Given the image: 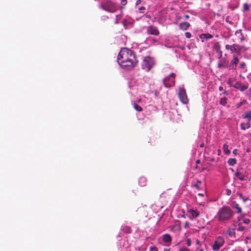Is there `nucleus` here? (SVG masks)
<instances>
[{
	"instance_id": "obj_13",
	"label": "nucleus",
	"mask_w": 251,
	"mask_h": 251,
	"mask_svg": "<svg viewBox=\"0 0 251 251\" xmlns=\"http://www.w3.org/2000/svg\"><path fill=\"white\" fill-rule=\"evenodd\" d=\"M188 213L190 219H194L197 218L199 215L200 212L196 209H191L188 211Z\"/></svg>"
},
{
	"instance_id": "obj_21",
	"label": "nucleus",
	"mask_w": 251,
	"mask_h": 251,
	"mask_svg": "<svg viewBox=\"0 0 251 251\" xmlns=\"http://www.w3.org/2000/svg\"><path fill=\"white\" fill-rule=\"evenodd\" d=\"M214 49L217 52L220 53V56H219V58H221L222 56V51L220 49V46L219 43H216L214 45Z\"/></svg>"
},
{
	"instance_id": "obj_5",
	"label": "nucleus",
	"mask_w": 251,
	"mask_h": 251,
	"mask_svg": "<svg viewBox=\"0 0 251 251\" xmlns=\"http://www.w3.org/2000/svg\"><path fill=\"white\" fill-rule=\"evenodd\" d=\"M176 74L174 73H171L168 76L165 77L163 80L164 86L166 88H170L175 84Z\"/></svg>"
},
{
	"instance_id": "obj_7",
	"label": "nucleus",
	"mask_w": 251,
	"mask_h": 251,
	"mask_svg": "<svg viewBox=\"0 0 251 251\" xmlns=\"http://www.w3.org/2000/svg\"><path fill=\"white\" fill-rule=\"evenodd\" d=\"M225 243L224 238L221 236H218L214 241L212 245V249L214 251H218L222 247Z\"/></svg>"
},
{
	"instance_id": "obj_29",
	"label": "nucleus",
	"mask_w": 251,
	"mask_h": 251,
	"mask_svg": "<svg viewBox=\"0 0 251 251\" xmlns=\"http://www.w3.org/2000/svg\"><path fill=\"white\" fill-rule=\"evenodd\" d=\"M229 166H233L237 163V160L235 158H229L227 161Z\"/></svg>"
},
{
	"instance_id": "obj_17",
	"label": "nucleus",
	"mask_w": 251,
	"mask_h": 251,
	"mask_svg": "<svg viewBox=\"0 0 251 251\" xmlns=\"http://www.w3.org/2000/svg\"><path fill=\"white\" fill-rule=\"evenodd\" d=\"M200 37L202 40V41H203L204 40H207L212 39L213 36L212 34L209 33H203L200 35Z\"/></svg>"
},
{
	"instance_id": "obj_50",
	"label": "nucleus",
	"mask_w": 251,
	"mask_h": 251,
	"mask_svg": "<svg viewBox=\"0 0 251 251\" xmlns=\"http://www.w3.org/2000/svg\"><path fill=\"white\" fill-rule=\"evenodd\" d=\"M219 91H222L223 90V88L222 86H220L219 88Z\"/></svg>"
},
{
	"instance_id": "obj_35",
	"label": "nucleus",
	"mask_w": 251,
	"mask_h": 251,
	"mask_svg": "<svg viewBox=\"0 0 251 251\" xmlns=\"http://www.w3.org/2000/svg\"><path fill=\"white\" fill-rule=\"evenodd\" d=\"M250 10V6L249 5L245 3L243 4V11H248Z\"/></svg>"
},
{
	"instance_id": "obj_39",
	"label": "nucleus",
	"mask_w": 251,
	"mask_h": 251,
	"mask_svg": "<svg viewBox=\"0 0 251 251\" xmlns=\"http://www.w3.org/2000/svg\"><path fill=\"white\" fill-rule=\"evenodd\" d=\"M121 4L122 6H125L127 4V0H120Z\"/></svg>"
},
{
	"instance_id": "obj_58",
	"label": "nucleus",
	"mask_w": 251,
	"mask_h": 251,
	"mask_svg": "<svg viewBox=\"0 0 251 251\" xmlns=\"http://www.w3.org/2000/svg\"><path fill=\"white\" fill-rule=\"evenodd\" d=\"M140 101H141V99H139V100H138V102H140Z\"/></svg>"
},
{
	"instance_id": "obj_11",
	"label": "nucleus",
	"mask_w": 251,
	"mask_h": 251,
	"mask_svg": "<svg viewBox=\"0 0 251 251\" xmlns=\"http://www.w3.org/2000/svg\"><path fill=\"white\" fill-rule=\"evenodd\" d=\"M239 62V58L234 54L233 55V58L230 61V64H229V69H233V70H236L237 69V65Z\"/></svg>"
},
{
	"instance_id": "obj_46",
	"label": "nucleus",
	"mask_w": 251,
	"mask_h": 251,
	"mask_svg": "<svg viewBox=\"0 0 251 251\" xmlns=\"http://www.w3.org/2000/svg\"><path fill=\"white\" fill-rule=\"evenodd\" d=\"M237 152H238V150H237V149H234V150L233 151V153L235 155H237Z\"/></svg>"
},
{
	"instance_id": "obj_8",
	"label": "nucleus",
	"mask_w": 251,
	"mask_h": 251,
	"mask_svg": "<svg viewBox=\"0 0 251 251\" xmlns=\"http://www.w3.org/2000/svg\"><path fill=\"white\" fill-rule=\"evenodd\" d=\"M230 87H233L236 89L243 92L248 88V84H242L241 82L237 81L233 85H232L229 82H228Z\"/></svg>"
},
{
	"instance_id": "obj_61",
	"label": "nucleus",
	"mask_w": 251,
	"mask_h": 251,
	"mask_svg": "<svg viewBox=\"0 0 251 251\" xmlns=\"http://www.w3.org/2000/svg\"><path fill=\"white\" fill-rule=\"evenodd\" d=\"M199 195L202 196V194H199Z\"/></svg>"
},
{
	"instance_id": "obj_26",
	"label": "nucleus",
	"mask_w": 251,
	"mask_h": 251,
	"mask_svg": "<svg viewBox=\"0 0 251 251\" xmlns=\"http://www.w3.org/2000/svg\"><path fill=\"white\" fill-rule=\"evenodd\" d=\"M236 53L238 54L240 53V52L243 50H246V48L245 46H241V45H238L237 44H236Z\"/></svg>"
},
{
	"instance_id": "obj_20",
	"label": "nucleus",
	"mask_w": 251,
	"mask_h": 251,
	"mask_svg": "<svg viewBox=\"0 0 251 251\" xmlns=\"http://www.w3.org/2000/svg\"><path fill=\"white\" fill-rule=\"evenodd\" d=\"M122 24L124 27L126 28L128 26L133 24V22L129 19H126L122 21Z\"/></svg>"
},
{
	"instance_id": "obj_19",
	"label": "nucleus",
	"mask_w": 251,
	"mask_h": 251,
	"mask_svg": "<svg viewBox=\"0 0 251 251\" xmlns=\"http://www.w3.org/2000/svg\"><path fill=\"white\" fill-rule=\"evenodd\" d=\"M121 230L126 233H130L131 228L129 226L124 225L121 226Z\"/></svg>"
},
{
	"instance_id": "obj_60",
	"label": "nucleus",
	"mask_w": 251,
	"mask_h": 251,
	"mask_svg": "<svg viewBox=\"0 0 251 251\" xmlns=\"http://www.w3.org/2000/svg\"><path fill=\"white\" fill-rule=\"evenodd\" d=\"M231 171H232V172H233V171H234L233 169H231Z\"/></svg>"
},
{
	"instance_id": "obj_28",
	"label": "nucleus",
	"mask_w": 251,
	"mask_h": 251,
	"mask_svg": "<svg viewBox=\"0 0 251 251\" xmlns=\"http://www.w3.org/2000/svg\"><path fill=\"white\" fill-rule=\"evenodd\" d=\"M223 149L226 154L229 155L230 153V151L228 150V145L226 143L224 144Z\"/></svg>"
},
{
	"instance_id": "obj_16",
	"label": "nucleus",
	"mask_w": 251,
	"mask_h": 251,
	"mask_svg": "<svg viewBox=\"0 0 251 251\" xmlns=\"http://www.w3.org/2000/svg\"><path fill=\"white\" fill-rule=\"evenodd\" d=\"M162 240L165 243H170L172 242V238L169 234H165L162 235Z\"/></svg>"
},
{
	"instance_id": "obj_3",
	"label": "nucleus",
	"mask_w": 251,
	"mask_h": 251,
	"mask_svg": "<svg viewBox=\"0 0 251 251\" xmlns=\"http://www.w3.org/2000/svg\"><path fill=\"white\" fill-rule=\"evenodd\" d=\"M155 65L154 58L148 56L144 57L141 64V68L146 72H149Z\"/></svg>"
},
{
	"instance_id": "obj_62",
	"label": "nucleus",
	"mask_w": 251,
	"mask_h": 251,
	"mask_svg": "<svg viewBox=\"0 0 251 251\" xmlns=\"http://www.w3.org/2000/svg\"><path fill=\"white\" fill-rule=\"evenodd\" d=\"M199 195L202 196V194H199Z\"/></svg>"
},
{
	"instance_id": "obj_44",
	"label": "nucleus",
	"mask_w": 251,
	"mask_h": 251,
	"mask_svg": "<svg viewBox=\"0 0 251 251\" xmlns=\"http://www.w3.org/2000/svg\"><path fill=\"white\" fill-rule=\"evenodd\" d=\"M250 222V219H249L248 218L245 219L243 221V223L245 224H249Z\"/></svg>"
},
{
	"instance_id": "obj_33",
	"label": "nucleus",
	"mask_w": 251,
	"mask_h": 251,
	"mask_svg": "<svg viewBox=\"0 0 251 251\" xmlns=\"http://www.w3.org/2000/svg\"><path fill=\"white\" fill-rule=\"evenodd\" d=\"M201 183V180H197V183L194 185V187L198 190H200Z\"/></svg>"
},
{
	"instance_id": "obj_49",
	"label": "nucleus",
	"mask_w": 251,
	"mask_h": 251,
	"mask_svg": "<svg viewBox=\"0 0 251 251\" xmlns=\"http://www.w3.org/2000/svg\"><path fill=\"white\" fill-rule=\"evenodd\" d=\"M188 225H189V223L188 222H186L185 223L184 227L186 228L188 226Z\"/></svg>"
},
{
	"instance_id": "obj_42",
	"label": "nucleus",
	"mask_w": 251,
	"mask_h": 251,
	"mask_svg": "<svg viewBox=\"0 0 251 251\" xmlns=\"http://www.w3.org/2000/svg\"><path fill=\"white\" fill-rule=\"evenodd\" d=\"M186 244H187V245L188 246V247H190L191 246V240L190 238H188L186 240Z\"/></svg>"
},
{
	"instance_id": "obj_22",
	"label": "nucleus",
	"mask_w": 251,
	"mask_h": 251,
	"mask_svg": "<svg viewBox=\"0 0 251 251\" xmlns=\"http://www.w3.org/2000/svg\"><path fill=\"white\" fill-rule=\"evenodd\" d=\"M235 228L229 227L227 231V233L229 235L230 237H236L235 236Z\"/></svg>"
},
{
	"instance_id": "obj_41",
	"label": "nucleus",
	"mask_w": 251,
	"mask_h": 251,
	"mask_svg": "<svg viewBox=\"0 0 251 251\" xmlns=\"http://www.w3.org/2000/svg\"><path fill=\"white\" fill-rule=\"evenodd\" d=\"M179 251H190V250L186 247H183L179 250Z\"/></svg>"
},
{
	"instance_id": "obj_63",
	"label": "nucleus",
	"mask_w": 251,
	"mask_h": 251,
	"mask_svg": "<svg viewBox=\"0 0 251 251\" xmlns=\"http://www.w3.org/2000/svg\"><path fill=\"white\" fill-rule=\"evenodd\" d=\"M199 195L202 196V194H199Z\"/></svg>"
},
{
	"instance_id": "obj_30",
	"label": "nucleus",
	"mask_w": 251,
	"mask_h": 251,
	"mask_svg": "<svg viewBox=\"0 0 251 251\" xmlns=\"http://www.w3.org/2000/svg\"><path fill=\"white\" fill-rule=\"evenodd\" d=\"M227 99L225 97L221 98L220 99V104H221L223 106H225L227 103Z\"/></svg>"
},
{
	"instance_id": "obj_14",
	"label": "nucleus",
	"mask_w": 251,
	"mask_h": 251,
	"mask_svg": "<svg viewBox=\"0 0 251 251\" xmlns=\"http://www.w3.org/2000/svg\"><path fill=\"white\" fill-rule=\"evenodd\" d=\"M231 206L233 209L235 210V213L237 214L241 213L242 210L239 204L236 203V201H232L230 204Z\"/></svg>"
},
{
	"instance_id": "obj_6",
	"label": "nucleus",
	"mask_w": 251,
	"mask_h": 251,
	"mask_svg": "<svg viewBox=\"0 0 251 251\" xmlns=\"http://www.w3.org/2000/svg\"><path fill=\"white\" fill-rule=\"evenodd\" d=\"M178 95L180 101L183 103L187 104L188 103L189 100L187 98L186 91L183 88H179Z\"/></svg>"
},
{
	"instance_id": "obj_37",
	"label": "nucleus",
	"mask_w": 251,
	"mask_h": 251,
	"mask_svg": "<svg viewBox=\"0 0 251 251\" xmlns=\"http://www.w3.org/2000/svg\"><path fill=\"white\" fill-rule=\"evenodd\" d=\"M150 251H158V249L155 246H151L150 247Z\"/></svg>"
},
{
	"instance_id": "obj_47",
	"label": "nucleus",
	"mask_w": 251,
	"mask_h": 251,
	"mask_svg": "<svg viewBox=\"0 0 251 251\" xmlns=\"http://www.w3.org/2000/svg\"><path fill=\"white\" fill-rule=\"evenodd\" d=\"M118 17H119V16L118 15H116V20L115 21V24H117L118 23V20H119Z\"/></svg>"
},
{
	"instance_id": "obj_55",
	"label": "nucleus",
	"mask_w": 251,
	"mask_h": 251,
	"mask_svg": "<svg viewBox=\"0 0 251 251\" xmlns=\"http://www.w3.org/2000/svg\"><path fill=\"white\" fill-rule=\"evenodd\" d=\"M200 160H197V161H196V163H197V164H198V163H200Z\"/></svg>"
},
{
	"instance_id": "obj_36",
	"label": "nucleus",
	"mask_w": 251,
	"mask_h": 251,
	"mask_svg": "<svg viewBox=\"0 0 251 251\" xmlns=\"http://www.w3.org/2000/svg\"><path fill=\"white\" fill-rule=\"evenodd\" d=\"M238 195L240 199H242L244 202L247 201L249 200V198H244L242 193H239Z\"/></svg>"
},
{
	"instance_id": "obj_23",
	"label": "nucleus",
	"mask_w": 251,
	"mask_h": 251,
	"mask_svg": "<svg viewBox=\"0 0 251 251\" xmlns=\"http://www.w3.org/2000/svg\"><path fill=\"white\" fill-rule=\"evenodd\" d=\"M251 122L248 121L247 123H242L241 124V128L244 130L246 129H249L251 127Z\"/></svg>"
},
{
	"instance_id": "obj_53",
	"label": "nucleus",
	"mask_w": 251,
	"mask_h": 251,
	"mask_svg": "<svg viewBox=\"0 0 251 251\" xmlns=\"http://www.w3.org/2000/svg\"><path fill=\"white\" fill-rule=\"evenodd\" d=\"M185 18H186V19H188V18H189V15H186L185 16Z\"/></svg>"
},
{
	"instance_id": "obj_45",
	"label": "nucleus",
	"mask_w": 251,
	"mask_h": 251,
	"mask_svg": "<svg viewBox=\"0 0 251 251\" xmlns=\"http://www.w3.org/2000/svg\"><path fill=\"white\" fill-rule=\"evenodd\" d=\"M243 103V101H241L239 103H238L237 105H236V106L237 108H239L240 107Z\"/></svg>"
},
{
	"instance_id": "obj_38",
	"label": "nucleus",
	"mask_w": 251,
	"mask_h": 251,
	"mask_svg": "<svg viewBox=\"0 0 251 251\" xmlns=\"http://www.w3.org/2000/svg\"><path fill=\"white\" fill-rule=\"evenodd\" d=\"M145 9H146V8L144 6H142V7L139 8V10L140 12L141 13H144Z\"/></svg>"
},
{
	"instance_id": "obj_10",
	"label": "nucleus",
	"mask_w": 251,
	"mask_h": 251,
	"mask_svg": "<svg viewBox=\"0 0 251 251\" xmlns=\"http://www.w3.org/2000/svg\"><path fill=\"white\" fill-rule=\"evenodd\" d=\"M147 33L148 34L157 36L159 34L158 28L153 25H150L147 27Z\"/></svg>"
},
{
	"instance_id": "obj_56",
	"label": "nucleus",
	"mask_w": 251,
	"mask_h": 251,
	"mask_svg": "<svg viewBox=\"0 0 251 251\" xmlns=\"http://www.w3.org/2000/svg\"><path fill=\"white\" fill-rule=\"evenodd\" d=\"M248 251H251V249H249L248 250Z\"/></svg>"
},
{
	"instance_id": "obj_57",
	"label": "nucleus",
	"mask_w": 251,
	"mask_h": 251,
	"mask_svg": "<svg viewBox=\"0 0 251 251\" xmlns=\"http://www.w3.org/2000/svg\"><path fill=\"white\" fill-rule=\"evenodd\" d=\"M224 94H226V92L225 91L224 92Z\"/></svg>"
},
{
	"instance_id": "obj_31",
	"label": "nucleus",
	"mask_w": 251,
	"mask_h": 251,
	"mask_svg": "<svg viewBox=\"0 0 251 251\" xmlns=\"http://www.w3.org/2000/svg\"><path fill=\"white\" fill-rule=\"evenodd\" d=\"M133 106L134 108L137 111L141 112L143 110V108L135 102L133 103Z\"/></svg>"
},
{
	"instance_id": "obj_52",
	"label": "nucleus",
	"mask_w": 251,
	"mask_h": 251,
	"mask_svg": "<svg viewBox=\"0 0 251 251\" xmlns=\"http://www.w3.org/2000/svg\"><path fill=\"white\" fill-rule=\"evenodd\" d=\"M221 153V151L220 150H218V155H219Z\"/></svg>"
},
{
	"instance_id": "obj_15",
	"label": "nucleus",
	"mask_w": 251,
	"mask_h": 251,
	"mask_svg": "<svg viewBox=\"0 0 251 251\" xmlns=\"http://www.w3.org/2000/svg\"><path fill=\"white\" fill-rule=\"evenodd\" d=\"M236 44H233L232 45H226L225 48L226 50H229L231 53L236 52Z\"/></svg>"
},
{
	"instance_id": "obj_54",
	"label": "nucleus",
	"mask_w": 251,
	"mask_h": 251,
	"mask_svg": "<svg viewBox=\"0 0 251 251\" xmlns=\"http://www.w3.org/2000/svg\"><path fill=\"white\" fill-rule=\"evenodd\" d=\"M203 147H204V144H203V143L201 144L200 145V147H201V148H203Z\"/></svg>"
},
{
	"instance_id": "obj_9",
	"label": "nucleus",
	"mask_w": 251,
	"mask_h": 251,
	"mask_svg": "<svg viewBox=\"0 0 251 251\" xmlns=\"http://www.w3.org/2000/svg\"><path fill=\"white\" fill-rule=\"evenodd\" d=\"M218 67L220 69L228 68L229 69L228 61L226 58L220 59L218 63Z\"/></svg>"
},
{
	"instance_id": "obj_27",
	"label": "nucleus",
	"mask_w": 251,
	"mask_h": 251,
	"mask_svg": "<svg viewBox=\"0 0 251 251\" xmlns=\"http://www.w3.org/2000/svg\"><path fill=\"white\" fill-rule=\"evenodd\" d=\"M139 184L143 187L146 185V178L144 177H140L139 179Z\"/></svg>"
},
{
	"instance_id": "obj_59",
	"label": "nucleus",
	"mask_w": 251,
	"mask_h": 251,
	"mask_svg": "<svg viewBox=\"0 0 251 251\" xmlns=\"http://www.w3.org/2000/svg\"><path fill=\"white\" fill-rule=\"evenodd\" d=\"M250 93H251V88H250Z\"/></svg>"
},
{
	"instance_id": "obj_18",
	"label": "nucleus",
	"mask_w": 251,
	"mask_h": 251,
	"mask_svg": "<svg viewBox=\"0 0 251 251\" xmlns=\"http://www.w3.org/2000/svg\"><path fill=\"white\" fill-rule=\"evenodd\" d=\"M190 26V24L188 22H182L179 25V28L180 29L183 30H186L188 29V28Z\"/></svg>"
},
{
	"instance_id": "obj_34",
	"label": "nucleus",
	"mask_w": 251,
	"mask_h": 251,
	"mask_svg": "<svg viewBox=\"0 0 251 251\" xmlns=\"http://www.w3.org/2000/svg\"><path fill=\"white\" fill-rule=\"evenodd\" d=\"M246 64L245 62H240L238 67L239 69L244 70L246 69Z\"/></svg>"
},
{
	"instance_id": "obj_12",
	"label": "nucleus",
	"mask_w": 251,
	"mask_h": 251,
	"mask_svg": "<svg viewBox=\"0 0 251 251\" xmlns=\"http://www.w3.org/2000/svg\"><path fill=\"white\" fill-rule=\"evenodd\" d=\"M235 35L240 42H242L246 40V37L243 33L241 29L237 30L235 32Z\"/></svg>"
},
{
	"instance_id": "obj_43",
	"label": "nucleus",
	"mask_w": 251,
	"mask_h": 251,
	"mask_svg": "<svg viewBox=\"0 0 251 251\" xmlns=\"http://www.w3.org/2000/svg\"><path fill=\"white\" fill-rule=\"evenodd\" d=\"M226 194L227 196H230L231 194V191L228 189H226Z\"/></svg>"
},
{
	"instance_id": "obj_51",
	"label": "nucleus",
	"mask_w": 251,
	"mask_h": 251,
	"mask_svg": "<svg viewBox=\"0 0 251 251\" xmlns=\"http://www.w3.org/2000/svg\"><path fill=\"white\" fill-rule=\"evenodd\" d=\"M170 249H164L163 250V251H170Z\"/></svg>"
},
{
	"instance_id": "obj_2",
	"label": "nucleus",
	"mask_w": 251,
	"mask_h": 251,
	"mask_svg": "<svg viewBox=\"0 0 251 251\" xmlns=\"http://www.w3.org/2000/svg\"><path fill=\"white\" fill-rule=\"evenodd\" d=\"M234 215V212L230 207L224 205L219 209L215 219L221 224H226L232 219Z\"/></svg>"
},
{
	"instance_id": "obj_4",
	"label": "nucleus",
	"mask_w": 251,
	"mask_h": 251,
	"mask_svg": "<svg viewBox=\"0 0 251 251\" xmlns=\"http://www.w3.org/2000/svg\"><path fill=\"white\" fill-rule=\"evenodd\" d=\"M101 8L110 13H114L117 10V6L113 1L111 0H105L101 3Z\"/></svg>"
},
{
	"instance_id": "obj_48",
	"label": "nucleus",
	"mask_w": 251,
	"mask_h": 251,
	"mask_svg": "<svg viewBox=\"0 0 251 251\" xmlns=\"http://www.w3.org/2000/svg\"><path fill=\"white\" fill-rule=\"evenodd\" d=\"M141 0H138L136 2V5H138L141 3Z\"/></svg>"
},
{
	"instance_id": "obj_25",
	"label": "nucleus",
	"mask_w": 251,
	"mask_h": 251,
	"mask_svg": "<svg viewBox=\"0 0 251 251\" xmlns=\"http://www.w3.org/2000/svg\"><path fill=\"white\" fill-rule=\"evenodd\" d=\"M235 175L240 180H244L245 176L242 173L237 171L235 173Z\"/></svg>"
},
{
	"instance_id": "obj_40",
	"label": "nucleus",
	"mask_w": 251,
	"mask_h": 251,
	"mask_svg": "<svg viewBox=\"0 0 251 251\" xmlns=\"http://www.w3.org/2000/svg\"><path fill=\"white\" fill-rule=\"evenodd\" d=\"M185 35L187 38H190L191 37V33L189 32H186Z\"/></svg>"
},
{
	"instance_id": "obj_1",
	"label": "nucleus",
	"mask_w": 251,
	"mask_h": 251,
	"mask_svg": "<svg viewBox=\"0 0 251 251\" xmlns=\"http://www.w3.org/2000/svg\"><path fill=\"white\" fill-rule=\"evenodd\" d=\"M117 62L123 69L131 70L136 65L137 60L133 51L124 48L121 50L118 55Z\"/></svg>"
},
{
	"instance_id": "obj_64",
	"label": "nucleus",
	"mask_w": 251,
	"mask_h": 251,
	"mask_svg": "<svg viewBox=\"0 0 251 251\" xmlns=\"http://www.w3.org/2000/svg\"><path fill=\"white\" fill-rule=\"evenodd\" d=\"M240 251H244V250H240Z\"/></svg>"
},
{
	"instance_id": "obj_32",
	"label": "nucleus",
	"mask_w": 251,
	"mask_h": 251,
	"mask_svg": "<svg viewBox=\"0 0 251 251\" xmlns=\"http://www.w3.org/2000/svg\"><path fill=\"white\" fill-rule=\"evenodd\" d=\"M238 228L236 229L239 231H244L246 227L243 226L242 223H239L238 225Z\"/></svg>"
},
{
	"instance_id": "obj_24",
	"label": "nucleus",
	"mask_w": 251,
	"mask_h": 251,
	"mask_svg": "<svg viewBox=\"0 0 251 251\" xmlns=\"http://www.w3.org/2000/svg\"><path fill=\"white\" fill-rule=\"evenodd\" d=\"M242 117L244 119H248V122H251V111H248L242 115Z\"/></svg>"
}]
</instances>
